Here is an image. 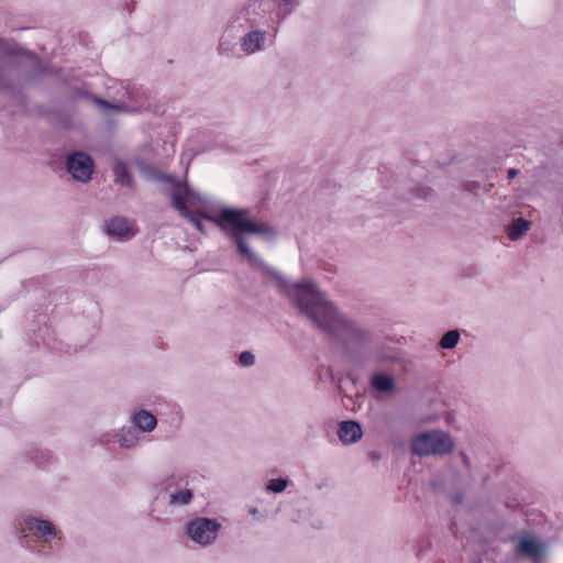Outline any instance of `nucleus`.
<instances>
[{"label": "nucleus", "instance_id": "1", "mask_svg": "<svg viewBox=\"0 0 563 563\" xmlns=\"http://www.w3.org/2000/svg\"><path fill=\"white\" fill-rule=\"evenodd\" d=\"M167 179L172 183L168 192L172 206L183 218L189 220L200 232L205 231L203 219L213 222L234 240L240 254L247 260L251 266L268 272V267L262 258L247 246L243 234L252 233L273 238L275 231L272 227L250 217L247 209L224 208L217 217H209L206 214L208 202L205 197L191 190L186 184L174 181L169 177Z\"/></svg>", "mask_w": 563, "mask_h": 563}, {"label": "nucleus", "instance_id": "2", "mask_svg": "<svg viewBox=\"0 0 563 563\" xmlns=\"http://www.w3.org/2000/svg\"><path fill=\"white\" fill-rule=\"evenodd\" d=\"M288 297L309 320L327 333L365 338V332L355 323L341 317L335 308L309 280L284 285Z\"/></svg>", "mask_w": 563, "mask_h": 563}, {"label": "nucleus", "instance_id": "3", "mask_svg": "<svg viewBox=\"0 0 563 563\" xmlns=\"http://www.w3.org/2000/svg\"><path fill=\"white\" fill-rule=\"evenodd\" d=\"M453 448L454 443L451 437L439 430L418 434L411 444L412 453L419 456L448 454Z\"/></svg>", "mask_w": 563, "mask_h": 563}, {"label": "nucleus", "instance_id": "4", "mask_svg": "<svg viewBox=\"0 0 563 563\" xmlns=\"http://www.w3.org/2000/svg\"><path fill=\"white\" fill-rule=\"evenodd\" d=\"M219 529L220 523L214 519L197 518L188 522L187 534L195 542L201 545H209L216 540Z\"/></svg>", "mask_w": 563, "mask_h": 563}, {"label": "nucleus", "instance_id": "5", "mask_svg": "<svg viewBox=\"0 0 563 563\" xmlns=\"http://www.w3.org/2000/svg\"><path fill=\"white\" fill-rule=\"evenodd\" d=\"M67 170L74 179L87 183L90 180L93 172V162L87 154L76 152L68 156Z\"/></svg>", "mask_w": 563, "mask_h": 563}, {"label": "nucleus", "instance_id": "6", "mask_svg": "<svg viewBox=\"0 0 563 563\" xmlns=\"http://www.w3.org/2000/svg\"><path fill=\"white\" fill-rule=\"evenodd\" d=\"M21 531L24 533V537L30 534L40 536L46 542L56 534L55 527L51 521L35 518L25 519L21 525Z\"/></svg>", "mask_w": 563, "mask_h": 563}, {"label": "nucleus", "instance_id": "7", "mask_svg": "<svg viewBox=\"0 0 563 563\" xmlns=\"http://www.w3.org/2000/svg\"><path fill=\"white\" fill-rule=\"evenodd\" d=\"M107 233L119 239H130L135 231L131 223L124 218H114L106 225Z\"/></svg>", "mask_w": 563, "mask_h": 563}, {"label": "nucleus", "instance_id": "8", "mask_svg": "<svg viewBox=\"0 0 563 563\" xmlns=\"http://www.w3.org/2000/svg\"><path fill=\"white\" fill-rule=\"evenodd\" d=\"M338 435L340 440L345 443H355L357 442L362 435V427L356 421H344L340 423Z\"/></svg>", "mask_w": 563, "mask_h": 563}, {"label": "nucleus", "instance_id": "9", "mask_svg": "<svg viewBox=\"0 0 563 563\" xmlns=\"http://www.w3.org/2000/svg\"><path fill=\"white\" fill-rule=\"evenodd\" d=\"M518 550L532 558L536 563H540L544 553V547L531 537H523L519 542Z\"/></svg>", "mask_w": 563, "mask_h": 563}, {"label": "nucleus", "instance_id": "10", "mask_svg": "<svg viewBox=\"0 0 563 563\" xmlns=\"http://www.w3.org/2000/svg\"><path fill=\"white\" fill-rule=\"evenodd\" d=\"M371 387L382 394H390L395 389V380L391 376L378 373L373 375Z\"/></svg>", "mask_w": 563, "mask_h": 563}, {"label": "nucleus", "instance_id": "11", "mask_svg": "<svg viewBox=\"0 0 563 563\" xmlns=\"http://www.w3.org/2000/svg\"><path fill=\"white\" fill-rule=\"evenodd\" d=\"M265 40V33L253 31L246 34L242 40V48L245 53L252 54L262 48Z\"/></svg>", "mask_w": 563, "mask_h": 563}, {"label": "nucleus", "instance_id": "12", "mask_svg": "<svg viewBox=\"0 0 563 563\" xmlns=\"http://www.w3.org/2000/svg\"><path fill=\"white\" fill-rule=\"evenodd\" d=\"M133 422L142 430V431H152L157 421L156 418L147 412V411H140L133 417Z\"/></svg>", "mask_w": 563, "mask_h": 563}, {"label": "nucleus", "instance_id": "13", "mask_svg": "<svg viewBox=\"0 0 563 563\" xmlns=\"http://www.w3.org/2000/svg\"><path fill=\"white\" fill-rule=\"evenodd\" d=\"M529 228H530L529 221H527L522 218H518V219L514 220V222L508 227V229H507L508 238L511 241H516L519 238H521L522 234L529 230Z\"/></svg>", "mask_w": 563, "mask_h": 563}, {"label": "nucleus", "instance_id": "14", "mask_svg": "<svg viewBox=\"0 0 563 563\" xmlns=\"http://www.w3.org/2000/svg\"><path fill=\"white\" fill-rule=\"evenodd\" d=\"M113 174H114L115 183L123 185V186L132 185V178L128 172L126 166L123 163L118 162L114 164Z\"/></svg>", "mask_w": 563, "mask_h": 563}, {"label": "nucleus", "instance_id": "15", "mask_svg": "<svg viewBox=\"0 0 563 563\" xmlns=\"http://www.w3.org/2000/svg\"><path fill=\"white\" fill-rule=\"evenodd\" d=\"M139 432L134 428L122 429L119 434L121 446L131 448L137 443Z\"/></svg>", "mask_w": 563, "mask_h": 563}, {"label": "nucleus", "instance_id": "16", "mask_svg": "<svg viewBox=\"0 0 563 563\" xmlns=\"http://www.w3.org/2000/svg\"><path fill=\"white\" fill-rule=\"evenodd\" d=\"M460 332L457 330H451L446 332L439 342L442 349H453L459 343Z\"/></svg>", "mask_w": 563, "mask_h": 563}, {"label": "nucleus", "instance_id": "17", "mask_svg": "<svg viewBox=\"0 0 563 563\" xmlns=\"http://www.w3.org/2000/svg\"><path fill=\"white\" fill-rule=\"evenodd\" d=\"M191 492L189 489L179 490L169 496L170 504L185 505L191 499Z\"/></svg>", "mask_w": 563, "mask_h": 563}, {"label": "nucleus", "instance_id": "18", "mask_svg": "<svg viewBox=\"0 0 563 563\" xmlns=\"http://www.w3.org/2000/svg\"><path fill=\"white\" fill-rule=\"evenodd\" d=\"M287 484H288L287 479H283V478L271 479L267 485V488L274 493H282L287 487Z\"/></svg>", "mask_w": 563, "mask_h": 563}, {"label": "nucleus", "instance_id": "19", "mask_svg": "<svg viewBox=\"0 0 563 563\" xmlns=\"http://www.w3.org/2000/svg\"><path fill=\"white\" fill-rule=\"evenodd\" d=\"M239 362L243 366H251L255 362V356L251 352H243L239 357Z\"/></svg>", "mask_w": 563, "mask_h": 563}, {"label": "nucleus", "instance_id": "20", "mask_svg": "<svg viewBox=\"0 0 563 563\" xmlns=\"http://www.w3.org/2000/svg\"><path fill=\"white\" fill-rule=\"evenodd\" d=\"M97 103L100 104L101 107L106 108V109H115V110L128 111V107H125V106L112 104V103H109L108 101H103L101 99H98Z\"/></svg>", "mask_w": 563, "mask_h": 563}, {"label": "nucleus", "instance_id": "21", "mask_svg": "<svg viewBox=\"0 0 563 563\" xmlns=\"http://www.w3.org/2000/svg\"><path fill=\"white\" fill-rule=\"evenodd\" d=\"M517 175H518V170L517 169H509L508 170V177L509 178H515Z\"/></svg>", "mask_w": 563, "mask_h": 563}, {"label": "nucleus", "instance_id": "22", "mask_svg": "<svg viewBox=\"0 0 563 563\" xmlns=\"http://www.w3.org/2000/svg\"><path fill=\"white\" fill-rule=\"evenodd\" d=\"M287 4H291L294 0H284Z\"/></svg>", "mask_w": 563, "mask_h": 563}]
</instances>
